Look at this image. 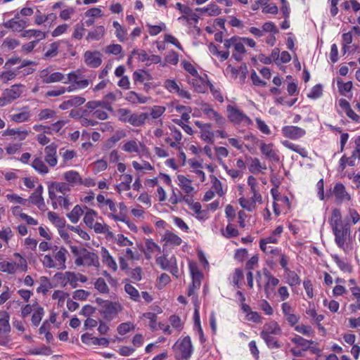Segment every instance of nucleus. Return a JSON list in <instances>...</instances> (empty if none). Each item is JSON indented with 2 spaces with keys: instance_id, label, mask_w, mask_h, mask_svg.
Listing matches in <instances>:
<instances>
[{
  "instance_id": "obj_2",
  "label": "nucleus",
  "mask_w": 360,
  "mask_h": 360,
  "mask_svg": "<svg viewBox=\"0 0 360 360\" xmlns=\"http://www.w3.org/2000/svg\"><path fill=\"white\" fill-rule=\"evenodd\" d=\"M335 236L337 245L345 250V244L350 238V224L345 221L344 224L331 228Z\"/></svg>"
},
{
  "instance_id": "obj_1",
  "label": "nucleus",
  "mask_w": 360,
  "mask_h": 360,
  "mask_svg": "<svg viewBox=\"0 0 360 360\" xmlns=\"http://www.w3.org/2000/svg\"><path fill=\"white\" fill-rule=\"evenodd\" d=\"M52 254L42 256L41 262L43 266L48 269H56L65 270L66 266L67 256L68 251L64 247L56 245L51 248Z\"/></svg>"
},
{
  "instance_id": "obj_53",
  "label": "nucleus",
  "mask_w": 360,
  "mask_h": 360,
  "mask_svg": "<svg viewBox=\"0 0 360 360\" xmlns=\"http://www.w3.org/2000/svg\"><path fill=\"white\" fill-rule=\"evenodd\" d=\"M17 76L16 71L14 70H8L3 72L0 74V82L3 83H7L8 81L12 80L15 78Z\"/></svg>"
},
{
  "instance_id": "obj_34",
  "label": "nucleus",
  "mask_w": 360,
  "mask_h": 360,
  "mask_svg": "<svg viewBox=\"0 0 360 360\" xmlns=\"http://www.w3.org/2000/svg\"><path fill=\"white\" fill-rule=\"evenodd\" d=\"M283 145L285 147L299 153L303 158H306L307 156V153L304 148H301L300 146L295 145L289 141H284L283 142Z\"/></svg>"
},
{
  "instance_id": "obj_63",
  "label": "nucleus",
  "mask_w": 360,
  "mask_h": 360,
  "mask_svg": "<svg viewBox=\"0 0 360 360\" xmlns=\"http://www.w3.org/2000/svg\"><path fill=\"white\" fill-rule=\"evenodd\" d=\"M165 61L172 65H176L179 62V56L174 51H171L165 56Z\"/></svg>"
},
{
  "instance_id": "obj_30",
  "label": "nucleus",
  "mask_w": 360,
  "mask_h": 360,
  "mask_svg": "<svg viewBox=\"0 0 360 360\" xmlns=\"http://www.w3.org/2000/svg\"><path fill=\"white\" fill-rule=\"evenodd\" d=\"M196 11L201 13H207L209 15L216 16L220 13V8L216 4H210L206 8H197Z\"/></svg>"
},
{
  "instance_id": "obj_4",
  "label": "nucleus",
  "mask_w": 360,
  "mask_h": 360,
  "mask_svg": "<svg viewBox=\"0 0 360 360\" xmlns=\"http://www.w3.org/2000/svg\"><path fill=\"white\" fill-rule=\"evenodd\" d=\"M228 118L230 122L235 124H243L248 126L252 124V121L238 108L233 105H228L226 108Z\"/></svg>"
},
{
  "instance_id": "obj_11",
  "label": "nucleus",
  "mask_w": 360,
  "mask_h": 360,
  "mask_svg": "<svg viewBox=\"0 0 360 360\" xmlns=\"http://www.w3.org/2000/svg\"><path fill=\"white\" fill-rule=\"evenodd\" d=\"M283 135L291 139H297L305 134V131L296 126H285L282 129Z\"/></svg>"
},
{
  "instance_id": "obj_59",
  "label": "nucleus",
  "mask_w": 360,
  "mask_h": 360,
  "mask_svg": "<svg viewBox=\"0 0 360 360\" xmlns=\"http://www.w3.org/2000/svg\"><path fill=\"white\" fill-rule=\"evenodd\" d=\"M322 95V87L321 85L317 84L314 86L308 94V97L310 98L316 99Z\"/></svg>"
},
{
  "instance_id": "obj_33",
  "label": "nucleus",
  "mask_w": 360,
  "mask_h": 360,
  "mask_svg": "<svg viewBox=\"0 0 360 360\" xmlns=\"http://www.w3.org/2000/svg\"><path fill=\"white\" fill-rule=\"evenodd\" d=\"M53 188L55 189L57 193H60L62 195H65L68 192L70 191V186L67 183L64 182H53L51 184Z\"/></svg>"
},
{
  "instance_id": "obj_38",
  "label": "nucleus",
  "mask_w": 360,
  "mask_h": 360,
  "mask_svg": "<svg viewBox=\"0 0 360 360\" xmlns=\"http://www.w3.org/2000/svg\"><path fill=\"white\" fill-rule=\"evenodd\" d=\"M44 311L43 307H37L32 316V323L34 326H38L44 316Z\"/></svg>"
},
{
  "instance_id": "obj_9",
  "label": "nucleus",
  "mask_w": 360,
  "mask_h": 360,
  "mask_svg": "<svg viewBox=\"0 0 360 360\" xmlns=\"http://www.w3.org/2000/svg\"><path fill=\"white\" fill-rule=\"evenodd\" d=\"M4 26L6 28H9L15 32H20L27 26V21L24 19H19V15L17 14L14 18L6 22Z\"/></svg>"
},
{
  "instance_id": "obj_40",
  "label": "nucleus",
  "mask_w": 360,
  "mask_h": 360,
  "mask_svg": "<svg viewBox=\"0 0 360 360\" xmlns=\"http://www.w3.org/2000/svg\"><path fill=\"white\" fill-rule=\"evenodd\" d=\"M92 171L94 174H98L106 169L108 167L107 162L105 160L101 159L93 162L91 165Z\"/></svg>"
},
{
  "instance_id": "obj_18",
  "label": "nucleus",
  "mask_w": 360,
  "mask_h": 360,
  "mask_svg": "<svg viewBox=\"0 0 360 360\" xmlns=\"http://www.w3.org/2000/svg\"><path fill=\"white\" fill-rule=\"evenodd\" d=\"M10 316L6 311H0V335L8 333L11 331L9 323Z\"/></svg>"
},
{
  "instance_id": "obj_43",
  "label": "nucleus",
  "mask_w": 360,
  "mask_h": 360,
  "mask_svg": "<svg viewBox=\"0 0 360 360\" xmlns=\"http://www.w3.org/2000/svg\"><path fill=\"white\" fill-rule=\"evenodd\" d=\"M125 292L130 296V298L137 302L139 301L140 295L139 291L130 283L124 285Z\"/></svg>"
},
{
  "instance_id": "obj_48",
  "label": "nucleus",
  "mask_w": 360,
  "mask_h": 360,
  "mask_svg": "<svg viewBox=\"0 0 360 360\" xmlns=\"http://www.w3.org/2000/svg\"><path fill=\"white\" fill-rule=\"evenodd\" d=\"M22 37H35L39 39H43L46 37L45 33L42 32L39 30H25L23 34H22Z\"/></svg>"
},
{
  "instance_id": "obj_64",
  "label": "nucleus",
  "mask_w": 360,
  "mask_h": 360,
  "mask_svg": "<svg viewBox=\"0 0 360 360\" xmlns=\"http://www.w3.org/2000/svg\"><path fill=\"white\" fill-rule=\"evenodd\" d=\"M164 86L169 91L174 93H176L177 91H179V88L176 82L172 79H167L165 82Z\"/></svg>"
},
{
  "instance_id": "obj_29",
  "label": "nucleus",
  "mask_w": 360,
  "mask_h": 360,
  "mask_svg": "<svg viewBox=\"0 0 360 360\" xmlns=\"http://www.w3.org/2000/svg\"><path fill=\"white\" fill-rule=\"evenodd\" d=\"M83 213L84 210L79 205H76L74 207L72 210L67 214V216L71 222L76 224Z\"/></svg>"
},
{
  "instance_id": "obj_31",
  "label": "nucleus",
  "mask_w": 360,
  "mask_h": 360,
  "mask_svg": "<svg viewBox=\"0 0 360 360\" xmlns=\"http://www.w3.org/2000/svg\"><path fill=\"white\" fill-rule=\"evenodd\" d=\"M105 34V28L103 26H98L92 32H89L86 36L87 40H99Z\"/></svg>"
},
{
  "instance_id": "obj_24",
  "label": "nucleus",
  "mask_w": 360,
  "mask_h": 360,
  "mask_svg": "<svg viewBox=\"0 0 360 360\" xmlns=\"http://www.w3.org/2000/svg\"><path fill=\"white\" fill-rule=\"evenodd\" d=\"M64 179L69 185H75L77 184H82V179L78 172L75 171H68L64 174Z\"/></svg>"
},
{
  "instance_id": "obj_8",
  "label": "nucleus",
  "mask_w": 360,
  "mask_h": 360,
  "mask_svg": "<svg viewBox=\"0 0 360 360\" xmlns=\"http://www.w3.org/2000/svg\"><path fill=\"white\" fill-rule=\"evenodd\" d=\"M202 111L210 120L215 122L218 127H222L225 124V119L208 105H204Z\"/></svg>"
},
{
  "instance_id": "obj_3",
  "label": "nucleus",
  "mask_w": 360,
  "mask_h": 360,
  "mask_svg": "<svg viewBox=\"0 0 360 360\" xmlns=\"http://www.w3.org/2000/svg\"><path fill=\"white\" fill-rule=\"evenodd\" d=\"M174 349H176V358L178 360H188L193 353L191 338L188 336L185 337L174 345Z\"/></svg>"
},
{
  "instance_id": "obj_45",
  "label": "nucleus",
  "mask_w": 360,
  "mask_h": 360,
  "mask_svg": "<svg viewBox=\"0 0 360 360\" xmlns=\"http://www.w3.org/2000/svg\"><path fill=\"white\" fill-rule=\"evenodd\" d=\"M48 218L56 226L59 228H63L65 226V220L59 217L56 213L53 212H48Z\"/></svg>"
},
{
  "instance_id": "obj_17",
  "label": "nucleus",
  "mask_w": 360,
  "mask_h": 360,
  "mask_svg": "<svg viewBox=\"0 0 360 360\" xmlns=\"http://www.w3.org/2000/svg\"><path fill=\"white\" fill-rule=\"evenodd\" d=\"M148 115L146 112L132 113L129 118V122L134 127H142L145 124Z\"/></svg>"
},
{
  "instance_id": "obj_52",
  "label": "nucleus",
  "mask_w": 360,
  "mask_h": 360,
  "mask_svg": "<svg viewBox=\"0 0 360 360\" xmlns=\"http://www.w3.org/2000/svg\"><path fill=\"white\" fill-rule=\"evenodd\" d=\"M221 233L226 238H231L237 236L238 235V231L235 229L233 224H229L225 231L221 230Z\"/></svg>"
},
{
  "instance_id": "obj_57",
  "label": "nucleus",
  "mask_w": 360,
  "mask_h": 360,
  "mask_svg": "<svg viewBox=\"0 0 360 360\" xmlns=\"http://www.w3.org/2000/svg\"><path fill=\"white\" fill-rule=\"evenodd\" d=\"M30 117L28 112H21L11 115V120L16 122H22L27 120Z\"/></svg>"
},
{
  "instance_id": "obj_39",
  "label": "nucleus",
  "mask_w": 360,
  "mask_h": 360,
  "mask_svg": "<svg viewBox=\"0 0 360 360\" xmlns=\"http://www.w3.org/2000/svg\"><path fill=\"white\" fill-rule=\"evenodd\" d=\"M292 342L302 347L304 351H306L308 349H309L310 345L314 343V341L307 340L306 339H304L301 336L295 337L294 338L292 339Z\"/></svg>"
},
{
  "instance_id": "obj_15",
  "label": "nucleus",
  "mask_w": 360,
  "mask_h": 360,
  "mask_svg": "<svg viewBox=\"0 0 360 360\" xmlns=\"http://www.w3.org/2000/svg\"><path fill=\"white\" fill-rule=\"evenodd\" d=\"M24 86L21 84H13L4 90L3 95H6L11 102L18 98L23 92Z\"/></svg>"
},
{
  "instance_id": "obj_14",
  "label": "nucleus",
  "mask_w": 360,
  "mask_h": 360,
  "mask_svg": "<svg viewBox=\"0 0 360 360\" xmlns=\"http://www.w3.org/2000/svg\"><path fill=\"white\" fill-rule=\"evenodd\" d=\"M333 194L335 196V200L338 203L345 201H349L351 198L345 190L344 185L341 183H338L335 185L333 188Z\"/></svg>"
},
{
  "instance_id": "obj_54",
  "label": "nucleus",
  "mask_w": 360,
  "mask_h": 360,
  "mask_svg": "<svg viewBox=\"0 0 360 360\" xmlns=\"http://www.w3.org/2000/svg\"><path fill=\"white\" fill-rule=\"evenodd\" d=\"M219 162L231 178L236 179L240 176V172L239 170L235 169H229L222 159L219 158Z\"/></svg>"
},
{
  "instance_id": "obj_5",
  "label": "nucleus",
  "mask_w": 360,
  "mask_h": 360,
  "mask_svg": "<svg viewBox=\"0 0 360 360\" xmlns=\"http://www.w3.org/2000/svg\"><path fill=\"white\" fill-rule=\"evenodd\" d=\"M79 258H76L75 264L77 266H94L98 267L100 266L99 259L96 254L88 251L86 248H82V252Z\"/></svg>"
},
{
  "instance_id": "obj_32",
  "label": "nucleus",
  "mask_w": 360,
  "mask_h": 360,
  "mask_svg": "<svg viewBox=\"0 0 360 360\" xmlns=\"http://www.w3.org/2000/svg\"><path fill=\"white\" fill-rule=\"evenodd\" d=\"M345 222L342 220V214L338 209H334L332 212L331 218L330 219V224L331 228L335 226L342 225Z\"/></svg>"
},
{
  "instance_id": "obj_41",
  "label": "nucleus",
  "mask_w": 360,
  "mask_h": 360,
  "mask_svg": "<svg viewBox=\"0 0 360 360\" xmlns=\"http://www.w3.org/2000/svg\"><path fill=\"white\" fill-rule=\"evenodd\" d=\"M286 281L287 283L291 285H297L300 284V278L297 274L295 271H290L289 269H286Z\"/></svg>"
},
{
  "instance_id": "obj_23",
  "label": "nucleus",
  "mask_w": 360,
  "mask_h": 360,
  "mask_svg": "<svg viewBox=\"0 0 360 360\" xmlns=\"http://www.w3.org/2000/svg\"><path fill=\"white\" fill-rule=\"evenodd\" d=\"M235 53H233V58L237 60L240 61L243 59V54L246 52L245 46L242 42L241 38H238L235 46H233Z\"/></svg>"
},
{
  "instance_id": "obj_16",
  "label": "nucleus",
  "mask_w": 360,
  "mask_h": 360,
  "mask_svg": "<svg viewBox=\"0 0 360 360\" xmlns=\"http://www.w3.org/2000/svg\"><path fill=\"white\" fill-rule=\"evenodd\" d=\"M42 193L43 186L39 185L30 197V200L32 203L36 205L41 210L44 209L45 207Z\"/></svg>"
},
{
  "instance_id": "obj_51",
  "label": "nucleus",
  "mask_w": 360,
  "mask_h": 360,
  "mask_svg": "<svg viewBox=\"0 0 360 360\" xmlns=\"http://www.w3.org/2000/svg\"><path fill=\"white\" fill-rule=\"evenodd\" d=\"M118 119L122 122H129V118L131 115V110L126 108H120L117 110Z\"/></svg>"
},
{
  "instance_id": "obj_56",
  "label": "nucleus",
  "mask_w": 360,
  "mask_h": 360,
  "mask_svg": "<svg viewBox=\"0 0 360 360\" xmlns=\"http://www.w3.org/2000/svg\"><path fill=\"white\" fill-rule=\"evenodd\" d=\"M165 110L166 108L164 106L154 105L151 108L150 115L153 119H158L165 112Z\"/></svg>"
},
{
  "instance_id": "obj_20",
  "label": "nucleus",
  "mask_w": 360,
  "mask_h": 360,
  "mask_svg": "<svg viewBox=\"0 0 360 360\" xmlns=\"http://www.w3.org/2000/svg\"><path fill=\"white\" fill-rule=\"evenodd\" d=\"M182 201L185 202L186 204H191L193 202L192 196L183 195L181 193L177 194L174 191H173L169 198V202L172 205H176Z\"/></svg>"
},
{
  "instance_id": "obj_35",
  "label": "nucleus",
  "mask_w": 360,
  "mask_h": 360,
  "mask_svg": "<svg viewBox=\"0 0 360 360\" xmlns=\"http://www.w3.org/2000/svg\"><path fill=\"white\" fill-rule=\"evenodd\" d=\"M16 271L17 266L15 265V263L6 261L0 262V271L13 274H15Z\"/></svg>"
},
{
  "instance_id": "obj_12",
  "label": "nucleus",
  "mask_w": 360,
  "mask_h": 360,
  "mask_svg": "<svg viewBox=\"0 0 360 360\" xmlns=\"http://www.w3.org/2000/svg\"><path fill=\"white\" fill-rule=\"evenodd\" d=\"M178 185L182 191L186 193L185 195L192 196L195 193L194 187L192 186L191 180L188 179L184 175H178Z\"/></svg>"
},
{
  "instance_id": "obj_19",
  "label": "nucleus",
  "mask_w": 360,
  "mask_h": 360,
  "mask_svg": "<svg viewBox=\"0 0 360 360\" xmlns=\"http://www.w3.org/2000/svg\"><path fill=\"white\" fill-rule=\"evenodd\" d=\"M142 144L137 140H130L127 141L122 147V149L127 153H136L140 152V146Z\"/></svg>"
},
{
  "instance_id": "obj_13",
  "label": "nucleus",
  "mask_w": 360,
  "mask_h": 360,
  "mask_svg": "<svg viewBox=\"0 0 360 360\" xmlns=\"http://www.w3.org/2000/svg\"><path fill=\"white\" fill-rule=\"evenodd\" d=\"M260 150L262 153L265 157L273 162H278L280 160L279 156L276 151L273 148L272 144H266L262 143L260 144Z\"/></svg>"
},
{
  "instance_id": "obj_42",
  "label": "nucleus",
  "mask_w": 360,
  "mask_h": 360,
  "mask_svg": "<svg viewBox=\"0 0 360 360\" xmlns=\"http://www.w3.org/2000/svg\"><path fill=\"white\" fill-rule=\"evenodd\" d=\"M97 216V212L91 209H87L84 217V222L86 224L87 226L91 228V226L94 224L95 217Z\"/></svg>"
},
{
  "instance_id": "obj_22",
  "label": "nucleus",
  "mask_w": 360,
  "mask_h": 360,
  "mask_svg": "<svg viewBox=\"0 0 360 360\" xmlns=\"http://www.w3.org/2000/svg\"><path fill=\"white\" fill-rule=\"evenodd\" d=\"M261 333H266V335H280L281 333V329L278 324L275 321H271L264 326V330Z\"/></svg>"
},
{
  "instance_id": "obj_62",
  "label": "nucleus",
  "mask_w": 360,
  "mask_h": 360,
  "mask_svg": "<svg viewBox=\"0 0 360 360\" xmlns=\"http://www.w3.org/2000/svg\"><path fill=\"white\" fill-rule=\"evenodd\" d=\"M122 49L120 44H111L105 47V52L108 54L117 55L121 53Z\"/></svg>"
},
{
  "instance_id": "obj_6",
  "label": "nucleus",
  "mask_w": 360,
  "mask_h": 360,
  "mask_svg": "<svg viewBox=\"0 0 360 360\" xmlns=\"http://www.w3.org/2000/svg\"><path fill=\"white\" fill-rule=\"evenodd\" d=\"M101 307V312L103 318L108 321L115 319L122 309L119 303L108 300L102 301Z\"/></svg>"
},
{
  "instance_id": "obj_7",
  "label": "nucleus",
  "mask_w": 360,
  "mask_h": 360,
  "mask_svg": "<svg viewBox=\"0 0 360 360\" xmlns=\"http://www.w3.org/2000/svg\"><path fill=\"white\" fill-rule=\"evenodd\" d=\"M57 148L58 146L54 143L44 148V160L51 167H54L58 164Z\"/></svg>"
},
{
  "instance_id": "obj_61",
  "label": "nucleus",
  "mask_w": 360,
  "mask_h": 360,
  "mask_svg": "<svg viewBox=\"0 0 360 360\" xmlns=\"http://www.w3.org/2000/svg\"><path fill=\"white\" fill-rule=\"evenodd\" d=\"M184 68L189 72L192 76L197 77H198V73L195 67L190 63L186 60H184L181 63Z\"/></svg>"
},
{
  "instance_id": "obj_46",
  "label": "nucleus",
  "mask_w": 360,
  "mask_h": 360,
  "mask_svg": "<svg viewBox=\"0 0 360 360\" xmlns=\"http://www.w3.org/2000/svg\"><path fill=\"white\" fill-rule=\"evenodd\" d=\"M212 188L219 195H224L221 182L214 176H211Z\"/></svg>"
},
{
  "instance_id": "obj_60",
  "label": "nucleus",
  "mask_w": 360,
  "mask_h": 360,
  "mask_svg": "<svg viewBox=\"0 0 360 360\" xmlns=\"http://www.w3.org/2000/svg\"><path fill=\"white\" fill-rule=\"evenodd\" d=\"M210 128L211 127H206L205 129H202L201 131V138L205 141L212 143L214 134L210 130Z\"/></svg>"
},
{
  "instance_id": "obj_21",
  "label": "nucleus",
  "mask_w": 360,
  "mask_h": 360,
  "mask_svg": "<svg viewBox=\"0 0 360 360\" xmlns=\"http://www.w3.org/2000/svg\"><path fill=\"white\" fill-rule=\"evenodd\" d=\"M32 168L40 174H46L49 169L41 158H35L32 162Z\"/></svg>"
},
{
  "instance_id": "obj_44",
  "label": "nucleus",
  "mask_w": 360,
  "mask_h": 360,
  "mask_svg": "<svg viewBox=\"0 0 360 360\" xmlns=\"http://www.w3.org/2000/svg\"><path fill=\"white\" fill-rule=\"evenodd\" d=\"M97 233H109L110 227L104 222L96 221L91 226Z\"/></svg>"
},
{
  "instance_id": "obj_50",
  "label": "nucleus",
  "mask_w": 360,
  "mask_h": 360,
  "mask_svg": "<svg viewBox=\"0 0 360 360\" xmlns=\"http://www.w3.org/2000/svg\"><path fill=\"white\" fill-rule=\"evenodd\" d=\"M95 288L101 293H107L109 288L103 278H98L94 283Z\"/></svg>"
},
{
  "instance_id": "obj_47",
  "label": "nucleus",
  "mask_w": 360,
  "mask_h": 360,
  "mask_svg": "<svg viewBox=\"0 0 360 360\" xmlns=\"http://www.w3.org/2000/svg\"><path fill=\"white\" fill-rule=\"evenodd\" d=\"M69 296V295L63 291V290H55L52 295L53 300H58L59 306H63L64 304L65 299Z\"/></svg>"
},
{
  "instance_id": "obj_58",
  "label": "nucleus",
  "mask_w": 360,
  "mask_h": 360,
  "mask_svg": "<svg viewBox=\"0 0 360 360\" xmlns=\"http://www.w3.org/2000/svg\"><path fill=\"white\" fill-rule=\"evenodd\" d=\"M60 155L62 156L63 162H66L75 156V152L72 150H67L63 148L60 150Z\"/></svg>"
},
{
  "instance_id": "obj_27",
  "label": "nucleus",
  "mask_w": 360,
  "mask_h": 360,
  "mask_svg": "<svg viewBox=\"0 0 360 360\" xmlns=\"http://www.w3.org/2000/svg\"><path fill=\"white\" fill-rule=\"evenodd\" d=\"M250 162L249 170L251 172H259L266 169V166L262 165L257 158H250Z\"/></svg>"
},
{
  "instance_id": "obj_37",
  "label": "nucleus",
  "mask_w": 360,
  "mask_h": 360,
  "mask_svg": "<svg viewBox=\"0 0 360 360\" xmlns=\"http://www.w3.org/2000/svg\"><path fill=\"white\" fill-rule=\"evenodd\" d=\"M135 329V325L130 322H125L120 324L117 328V330L118 333L121 335H125L129 332L133 331Z\"/></svg>"
},
{
  "instance_id": "obj_36",
  "label": "nucleus",
  "mask_w": 360,
  "mask_h": 360,
  "mask_svg": "<svg viewBox=\"0 0 360 360\" xmlns=\"http://www.w3.org/2000/svg\"><path fill=\"white\" fill-rule=\"evenodd\" d=\"M102 257L103 262L105 263L108 267L112 269L113 271L117 269V264L115 260L112 259L111 255L109 254L108 251L105 249L102 250Z\"/></svg>"
},
{
  "instance_id": "obj_10",
  "label": "nucleus",
  "mask_w": 360,
  "mask_h": 360,
  "mask_svg": "<svg viewBox=\"0 0 360 360\" xmlns=\"http://www.w3.org/2000/svg\"><path fill=\"white\" fill-rule=\"evenodd\" d=\"M84 62L91 68H98L102 63L101 54L98 51H86Z\"/></svg>"
},
{
  "instance_id": "obj_28",
  "label": "nucleus",
  "mask_w": 360,
  "mask_h": 360,
  "mask_svg": "<svg viewBox=\"0 0 360 360\" xmlns=\"http://www.w3.org/2000/svg\"><path fill=\"white\" fill-rule=\"evenodd\" d=\"M191 83L197 92L204 93L207 90V82H205L202 78L198 76L192 79Z\"/></svg>"
},
{
  "instance_id": "obj_55",
  "label": "nucleus",
  "mask_w": 360,
  "mask_h": 360,
  "mask_svg": "<svg viewBox=\"0 0 360 360\" xmlns=\"http://www.w3.org/2000/svg\"><path fill=\"white\" fill-rule=\"evenodd\" d=\"M66 280L68 281V284L71 285L72 288H75L77 287V274L72 271H66Z\"/></svg>"
},
{
  "instance_id": "obj_49",
  "label": "nucleus",
  "mask_w": 360,
  "mask_h": 360,
  "mask_svg": "<svg viewBox=\"0 0 360 360\" xmlns=\"http://www.w3.org/2000/svg\"><path fill=\"white\" fill-rule=\"evenodd\" d=\"M261 337L264 339V340L267 344L268 347L270 348H278L280 347V345L278 343L277 340L271 336V335H267L266 333H260Z\"/></svg>"
},
{
  "instance_id": "obj_25",
  "label": "nucleus",
  "mask_w": 360,
  "mask_h": 360,
  "mask_svg": "<svg viewBox=\"0 0 360 360\" xmlns=\"http://www.w3.org/2000/svg\"><path fill=\"white\" fill-rule=\"evenodd\" d=\"M163 240L165 241L166 244L170 245H179L182 242L180 237L168 231L165 232Z\"/></svg>"
},
{
  "instance_id": "obj_26",
  "label": "nucleus",
  "mask_w": 360,
  "mask_h": 360,
  "mask_svg": "<svg viewBox=\"0 0 360 360\" xmlns=\"http://www.w3.org/2000/svg\"><path fill=\"white\" fill-rule=\"evenodd\" d=\"M146 247L147 251L145 252V255L147 259L150 258L152 253H160L161 251L160 247L152 239H148L146 241Z\"/></svg>"
}]
</instances>
